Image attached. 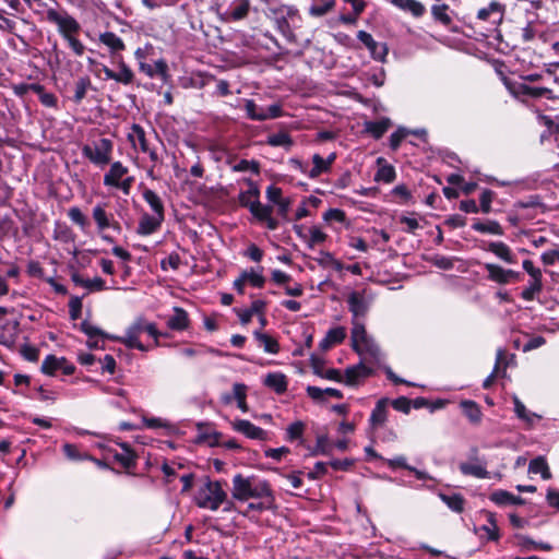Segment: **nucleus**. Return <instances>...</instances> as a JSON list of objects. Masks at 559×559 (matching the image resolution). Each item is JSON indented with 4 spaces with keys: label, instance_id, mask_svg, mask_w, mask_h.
Segmentation results:
<instances>
[{
    "label": "nucleus",
    "instance_id": "e433bc0d",
    "mask_svg": "<svg viewBox=\"0 0 559 559\" xmlns=\"http://www.w3.org/2000/svg\"><path fill=\"white\" fill-rule=\"evenodd\" d=\"M528 472L533 474H540L542 478L545 480L552 477L548 463L544 456L533 459L528 464Z\"/></svg>",
    "mask_w": 559,
    "mask_h": 559
},
{
    "label": "nucleus",
    "instance_id": "f257e3e1",
    "mask_svg": "<svg viewBox=\"0 0 559 559\" xmlns=\"http://www.w3.org/2000/svg\"><path fill=\"white\" fill-rule=\"evenodd\" d=\"M245 182L248 190L238 194V203L241 207L248 209L252 216L260 223H264L270 230L278 228V221L272 216L273 207L260 202V188L257 182L247 178Z\"/></svg>",
    "mask_w": 559,
    "mask_h": 559
},
{
    "label": "nucleus",
    "instance_id": "603ef678",
    "mask_svg": "<svg viewBox=\"0 0 559 559\" xmlns=\"http://www.w3.org/2000/svg\"><path fill=\"white\" fill-rule=\"evenodd\" d=\"M80 330L88 336V338L93 340L96 336H100L103 338L115 340L116 337L110 336L108 333L104 332L102 329L94 326L88 321L84 320L80 324Z\"/></svg>",
    "mask_w": 559,
    "mask_h": 559
},
{
    "label": "nucleus",
    "instance_id": "c756f323",
    "mask_svg": "<svg viewBox=\"0 0 559 559\" xmlns=\"http://www.w3.org/2000/svg\"><path fill=\"white\" fill-rule=\"evenodd\" d=\"M250 11L249 0H235L229 7V19L231 21H241L246 19Z\"/></svg>",
    "mask_w": 559,
    "mask_h": 559
},
{
    "label": "nucleus",
    "instance_id": "3c124183",
    "mask_svg": "<svg viewBox=\"0 0 559 559\" xmlns=\"http://www.w3.org/2000/svg\"><path fill=\"white\" fill-rule=\"evenodd\" d=\"M143 423L146 428L150 429H159L163 428L166 430V435H170L174 430L173 425L163 418L159 417H146L143 416Z\"/></svg>",
    "mask_w": 559,
    "mask_h": 559
},
{
    "label": "nucleus",
    "instance_id": "423d86ee",
    "mask_svg": "<svg viewBox=\"0 0 559 559\" xmlns=\"http://www.w3.org/2000/svg\"><path fill=\"white\" fill-rule=\"evenodd\" d=\"M352 348L358 355L368 354L371 357H378L379 348L367 335L365 324L356 320L353 321L352 329Z\"/></svg>",
    "mask_w": 559,
    "mask_h": 559
},
{
    "label": "nucleus",
    "instance_id": "f3484780",
    "mask_svg": "<svg viewBox=\"0 0 559 559\" xmlns=\"http://www.w3.org/2000/svg\"><path fill=\"white\" fill-rule=\"evenodd\" d=\"M263 384L276 394H284L288 388L287 377L283 372H269L263 380Z\"/></svg>",
    "mask_w": 559,
    "mask_h": 559
},
{
    "label": "nucleus",
    "instance_id": "9b49d317",
    "mask_svg": "<svg viewBox=\"0 0 559 559\" xmlns=\"http://www.w3.org/2000/svg\"><path fill=\"white\" fill-rule=\"evenodd\" d=\"M140 71L150 78H158L163 83H168L170 74L168 72V64L165 60L159 59L153 63L141 62Z\"/></svg>",
    "mask_w": 559,
    "mask_h": 559
},
{
    "label": "nucleus",
    "instance_id": "f704fd0d",
    "mask_svg": "<svg viewBox=\"0 0 559 559\" xmlns=\"http://www.w3.org/2000/svg\"><path fill=\"white\" fill-rule=\"evenodd\" d=\"M461 408L465 417L473 424H478L481 420V411L479 405L472 400H464L461 402Z\"/></svg>",
    "mask_w": 559,
    "mask_h": 559
},
{
    "label": "nucleus",
    "instance_id": "412c9836",
    "mask_svg": "<svg viewBox=\"0 0 559 559\" xmlns=\"http://www.w3.org/2000/svg\"><path fill=\"white\" fill-rule=\"evenodd\" d=\"M348 310L354 318L365 317L368 311V306L364 296L358 292H352L347 298Z\"/></svg>",
    "mask_w": 559,
    "mask_h": 559
},
{
    "label": "nucleus",
    "instance_id": "f8f14e48",
    "mask_svg": "<svg viewBox=\"0 0 559 559\" xmlns=\"http://www.w3.org/2000/svg\"><path fill=\"white\" fill-rule=\"evenodd\" d=\"M390 405V400L388 397L380 399L374 408L371 412L369 417V427L371 430H377L382 427L388 420V406Z\"/></svg>",
    "mask_w": 559,
    "mask_h": 559
},
{
    "label": "nucleus",
    "instance_id": "393cba45",
    "mask_svg": "<svg viewBox=\"0 0 559 559\" xmlns=\"http://www.w3.org/2000/svg\"><path fill=\"white\" fill-rule=\"evenodd\" d=\"M377 163L380 165V167L374 175V181H382L385 183L393 182L396 178L395 168L391 164H388L382 157H379Z\"/></svg>",
    "mask_w": 559,
    "mask_h": 559
},
{
    "label": "nucleus",
    "instance_id": "6ab92c4d",
    "mask_svg": "<svg viewBox=\"0 0 559 559\" xmlns=\"http://www.w3.org/2000/svg\"><path fill=\"white\" fill-rule=\"evenodd\" d=\"M128 167L123 166L121 162H114L110 165L108 173L104 176V185L106 187H116L119 181L128 174Z\"/></svg>",
    "mask_w": 559,
    "mask_h": 559
},
{
    "label": "nucleus",
    "instance_id": "cd10ccee",
    "mask_svg": "<svg viewBox=\"0 0 559 559\" xmlns=\"http://www.w3.org/2000/svg\"><path fill=\"white\" fill-rule=\"evenodd\" d=\"M439 498L441 499V501L443 503L447 504V507L451 511H453L455 513H462L464 511V509H465L466 500L459 492H454L452 495H447V493L440 492L439 493Z\"/></svg>",
    "mask_w": 559,
    "mask_h": 559
},
{
    "label": "nucleus",
    "instance_id": "c03bdc74",
    "mask_svg": "<svg viewBox=\"0 0 559 559\" xmlns=\"http://www.w3.org/2000/svg\"><path fill=\"white\" fill-rule=\"evenodd\" d=\"M143 199L151 206L154 215L164 217V205L160 198L151 189L143 192Z\"/></svg>",
    "mask_w": 559,
    "mask_h": 559
},
{
    "label": "nucleus",
    "instance_id": "dca6fc26",
    "mask_svg": "<svg viewBox=\"0 0 559 559\" xmlns=\"http://www.w3.org/2000/svg\"><path fill=\"white\" fill-rule=\"evenodd\" d=\"M346 337V330L343 326L330 329L324 338L319 343V348L323 352L331 349L333 346L343 343Z\"/></svg>",
    "mask_w": 559,
    "mask_h": 559
},
{
    "label": "nucleus",
    "instance_id": "c85d7f7f",
    "mask_svg": "<svg viewBox=\"0 0 559 559\" xmlns=\"http://www.w3.org/2000/svg\"><path fill=\"white\" fill-rule=\"evenodd\" d=\"M92 88V81L88 75L80 76L74 83V94L72 96V102L76 105H80L82 100L85 98L88 90Z\"/></svg>",
    "mask_w": 559,
    "mask_h": 559
},
{
    "label": "nucleus",
    "instance_id": "0e129e2a",
    "mask_svg": "<svg viewBox=\"0 0 559 559\" xmlns=\"http://www.w3.org/2000/svg\"><path fill=\"white\" fill-rule=\"evenodd\" d=\"M64 455L72 461H83L87 459H92V455L84 453L82 454L79 448L72 443H66L62 447Z\"/></svg>",
    "mask_w": 559,
    "mask_h": 559
},
{
    "label": "nucleus",
    "instance_id": "bb28decb",
    "mask_svg": "<svg viewBox=\"0 0 559 559\" xmlns=\"http://www.w3.org/2000/svg\"><path fill=\"white\" fill-rule=\"evenodd\" d=\"M392 3L401 10L409 12L417 19L426 13L425 5L418 0H392Z\"/></svg>",
    "mask_w": 559,
    "mask_h": 559
},
{
    "label": "nucleus",
    "instance_id": "e2e57ef3",
    "mask_svg": "<svg viewBox=\"0 0 559 559\" xmlns=\"http://www.w3.org/2000/svg\"><path fill=\"white\" fill-rule=\"evenodd\" d=\"M93 218L96 222L99 231H103L106 228H109L110 221L107 216L106 211L104 210V207L102 205H96L93 209Z\"/></svg>",
    "mask_w": 559,
    "mask_h": 559
},
{
    "label": "nucleus",
    "instance_id": "69168bd1",
    "mask_svg": "<svg viewBox=\"0 0 559 559\" xmlns=\"http://www.w3.org/2000/svg\"><path fill=\"white\" fill-rule=\"evenodd\" d=\"M328 237V234L322 231L318 226H312L310 228V237L307 239V245L310 249H313L314 246L324 242Z\"/></svg>",
    "mask_w": 559,
    "mask_h": 559
},
{
    "label": "nucleus",
    "instance_id": "58836bf2",
    "mask_svg": "<svg viewBox=\"0 0 559 559\" xmlns=\"http://www.w3.org/2000/svg\"><path fill=\"white\" fill-rule=\"evenodd\" d=\"M513 404L514 413L516 414V416L523 421H525L528 426H532L535 419H540L539 415L527 411L525 405L521 402V400L518 396L513 397Z\"/></svg>",
    "mask_w": 559,
    "mask_h": 559
},
{
    "label": "nucleus",
    "instance_id": "20e7f679",
    "mask_svg": "<svg viewBox=\"0 0 559 559\" xmlns=\"http://www.w3.org/2000/svg\"><path fill=\"white\" fill-rule=\"evenodd\" d=\"M114 143L110 139L102 138L94 145L85 144L82 155L96 166L108 165L111 160Z\"/></svg>",
    "mask_w": 559,
    "mask_h": 559
},
{
    "label": "nucleus",
    "instance_id": "ea45409f",
    "mask_svg": "<svg viewBox=\"0 0 559 559\" xmlns=\"http://www.w3.org/2000/svg\"><path fill=\"white\" fill-rule=\"evenodd\" d=\"M519 540V546L526 550H545L549 551L552 549V546L548 543L535 542L530 536L518 534L515 535Z\"/></svg>",
    "mask_w": 559,
    "mask_h": 559
},
{
    "label": "nucleus",
    "instance_id": "79ce46f5",
    "mask_svg": "<svg viewBox=\"0 0 559 559\" xmlns=\"http://www.w3.org/2000/svg\"><path fill=\"white\" fill-rule=\"evenodd\" d=\"M459 468L463 475L473 476L479 479L488 478L489 475L488 471L484 466L477 464L462 462Z\"/></svg>",
    "mask_w": 559,
    "mask_h": 559
},
{
    "label": "nucleus",
    "instance_id": "2f4dec72",
    "mask_svg": "<svg viewBox=\"0 0 559 559\" xmlns=\"http://www.w3.org/2000/svg\"><path fill=\"white\" fill-rule=\"evenodd\" d=\"M485 270L487 271V280L499 285H508L506 275V269L496 263H485Z\"/></svg>",
    "mask_w": 559,
    "mask_h": 559
},
{
    "label": "nucleus",
    "instance_id": "49530a36",
    "mask_svg": "<svg viewBox=\"0 0 559 559\" xmlns=\"http://www.w3.org/2000/svg\"><path fill=\"white\" fill-rule=\"evenodd\" d=\"M266 143L274 147H290L293 145V139L286 131H280L267 136Z\"/></svg>",
    "mask_w": 559,
    "mask_h": 559
},
{
    "label": "nucleus",
    "instance_id": "a18cd8bd",
    "mask_svg": "<svg viewBox=\"0 0 559 559\" xmlns=\"http://www.w3.org/2000/svg\"><path fill=\"white\" fill-rule=\"evenodd\" d=\"M504 10L503 4H501L498 1H491L488 7L481 8L477 11V19L479 21L487 22L490 20L491 15L493 14H502Z\"/></svg>",
    "mask_w": 559,
    "mask_h": 559
},
{
    "label": "nucleus",
    "instance_id": "473e14b6",
    "mask_svg": "<svg viewBox=\"0 0 559 559\" xmlns=\"http://www.w3.org/2000/svg\"><path fill=\"white\" fill-rule=\"evenodd\" d=\"M257 500V502H250L248 504V511L262 513L264 511H276L278 508L275 495L267 496L266 498H258Z\"/></svg>",
    "mask_w": 559,
    "mask_h": 559
},
{
    "label": "nucleus",
    "instance_id": "4468645a",
    "mask_svg": "<svg viewBox=\"0 0 559 559\" xmlns=\"http://www.w3.org/2000/svg\"><path fill=\"white\" fill-rule=\"evenodd\" d=\"M485 250L493 253L497 258L508 264H516L518 257L513 253L512 249L503 241H491L487 245Z\"/></svg>",
    "mask_w": 559,
    "mask_h": 559
},
{
    "label": "nucleus",
    "instance_id": "4d7b16f0",
    "mask_svg": "<svg viewBox=\"0 0 559 559\" xmlns=\"http://www.w3.org/2000/svg\"><path fill=\"white\" fill-rule=\"evenodd\" d=\"M133 71L121 59V61L119 62V71L116 72L115 81L123 85H129L133 82Z\"/></svg>",
    "mask_w": 559,
    "mask_h": 559
},
{
    "label": "nucleus",
    "instance_id": "8fccbe9b",
    "mask_svg": "<svg viewBox=\"0 0 559 559\" xmlns=\"http://www.w3.org/2000/svg\"><path fill=\"white\" fill-rule=\"evenodd\" d=\"M205 85V80L200 74H193L190 76H180L177 80V86H181L183 88H202Z\"/></svg>",
    "mask_w": 559,
    "mask_h": 559
},
{
    "label": "nucleus",
    "instance_id": "4be33fe9",
    "mask_svg": "<svg viewBox=\"0 0 559 559\" xmlns=\"http://www.w3.org/2000/svg\"><path fill=\"white\" fill-rule=\"evenodd\" d=\"M164 217L158 215L144 214L139 223L138 234L147 236L155 233L159 227Z\"/></svg>",
    "mask_w": 559,
    "mask_h": 559
},
{
    "label": "nucleus",
    "instance_id": "b1692460",
    "mask_svg": "<svg viewBox=\"0 0 559 559\" xmlns=\"http://www.w3.org/2000/svg\"><path fill=\"white\" fill-rule=\"evenodd\" d=\"M490 500L498 506H507V504H515L522 506L525 503V500L520 496H514L513 493L499 489L493 491L490 495Z\"/></svg>",
    "mask_w": 559,
    "mask_h": 559
},
{
    "label": "nucleus",
    "instance_id": "13d9d810",
    "mask_svg": "<svg viewBox=\"0 0 559 559\" xmlns=\"http://www.w3.org/2000/svg\"><path fill=\"white\" fill-rule=\"evenodd\" d=\"M68 216L83 231H85L90 225L88 218L83 214L81 209L78 206L70 207L68 211Z\"/></svg>",
    "mask_w": 559,
    "mask_h": 559
},
{
    "label": "nucleus",
    "instance_id": "4c0bfd02",
    "mask_svg": "<svg viewBox=\"0 0 559 559\" xmlns=\"http://www.w3.org/2000/svg\"><path fill=\"white\" fill-rule=\"evenodd\" d=\"M109 454H112L115 462L120 464L123 468L130 469L135 467L138 455L135 452H117L116 450H109Z\"/></svg>",
    "mask_w": 559,
    "mask_h": 559
},
{
    "label": "nucleus",
    "instance_id": "2eb2a0df",
    "mask_svg": "<svg viewBox=\"0 0 559 559\" xmlns=\"http://www.w3.org/2000/svg\"><path fill=\"white\" fill-rule=\"evenodd\" d=\"M430 13L432 16V20L442 25L443 27L451 29V26L453 24L452 19V11L450 9V5L447 3H435L430 8Z\"/></svg>",
    "mask_w": 559,
    "mask_h": 559
},
{
    "label": "nucleus",
    "instance_id": "5fc2aeb1",
    "mask_svg": "<svg viewBox=\"0 0 559 559\" xmlns=\"http://www.w3.org/2000/svg\"><path fill=\"white\" fill-rule=\"evenodd\" d=\"M263 267H260V272H254L253 269L242 271L246 282L254 288H263L265 285V277L262 275Z\"/></svg>",
    "mask_w": 559,
    "mask_h": 559
},
{
    "label": "nucleus",
    "instance_id": "a19ab883",
    "mask_svg": "<svg viewBox=\"0 0 559 559\" xmlns=\"http://www.w3.org/2000/svg\"><path fill=\"white\" fill-rule=\"evenodd\" d=\"M66 362V357H57L55 355H47L43 360L40 371L47 376H55L60 368V364Z\"/></svg>",
    "mask_w": 559,
    "mask_h": 559
},
{
    "label": "nucleus",
    "instance_id": "ddd939ff",
    "mask_svg": "<svg viewBox=\"0 0 559 559\" xmlns=\"http://www.w3.org/2000/svg\"><path fill=\"white\" fill-rule=\"evenodd\" d=\"M233 428L237 432L245 435L249 439L253 440H265L266 431L261 427L253 425L251 421L247 419H236L233 423Z\"/></svg>",
    "mask_w": 559,
    "mask_h": 559
},
{
    "label": "nucleus",
    "instance_id": "7ed1b4c3",
    "mask_svg": "<svg viewBox=\"0 0 559 559\" xmlns=\"http://www.w3.org/2000/svg\"><path fill=\"white\" fill-rule=\"evenodd\" d=\"M226 501V491L223 483L219 480H211L206 477V481L194 496V502L199 508L216 511Z\"/></svg>",
    "mask_w": 559,
    "mask_h": 559
},
{
    "label": "nucleus",
    "instance_id": "a211bd4d",
    "mask_svg": "<svg viewBox=\"0 0 559 559\" xmlns=\"http://www.w3.org/2000/svg\"><path fill=\"white\" fill-rule=\"evenodd\" d=\"M487 523L478 528H475V533L485 532L487 542H498L500 539L499 527L496 519V514L490 511H484Z\"/></svg>",
    "mask_w": 559,
    "mask_h": 559
},
{
    "label": "nucleus",
    "instance_id": "c9c22d12",
    "mask_svg": "<svg viewBox=\"0 0 559 559\" xmlns=\"http://www.w3.org/2000/svg\"><path fill=\"white\" fill-rule=\"evenodd\" d=\"M255 340L259 342V344L261 346H263L264 350L269 354H278L280 353V344L277 342L276 338H274L273 336L266 334V333H263V332H260V331H255L253 333Z\"/></svg>",
    "mask_w": 559,
    "mask_h": 559
},
{
    "label": "nucleus",
    "instance_id": "f03ea898",
    "mask_svg": "<svg viewBox=\"0 0 559 559\" xmlns=\"http://www.w3.org/2000/svg\"><path fill=\"white\" fill-rule=\"evenodd\" d=\"M233 498L237 501H248L250 499L266 498L275 495L271 483L267 479L257 475L245 476L237 473L231 480Z\"/></svg>",
    "mask_w": 559,
    "mask_h": 559
},
{
    "label": "nucleus",
    "instance_id": "5701e85b",
    "mask_svg": "<svg viewBox=\"0 0 559 559\" xmlns=\"http://www.w3.org/2000/svg\"><path fill=\"white\" fill-rule=\"evenodd\" d=\"M390 118L383 117L377 121H367L365 123V131L368 132L374 140H380L391 127Z\"/></svg>",
    "mask_w": 559,
    "mask_h": 559
},
{
    "label": "nucleus",
    "instance_id": "de8ad7c7",
    "mask_svg": "<svg viewBox=\"0 0 559 559\" xmlns=\"http://www.w3.org/2000/svg\"><path fill=\"white\" fill-rule=\"evenodd\" d=\"M245 110L247 117L254 121H264L266 120V116H264V107L259 106L253 99H246Z\"/></svg>",
    "mask_w": 559,
    "mask_h": 559
},
{
    "label": "nucleus",
    "instance_id": "680f3d73",
    "mask_svg": "<svg viewBox=\"0 0 559 559\" xmlns=\"http://www.w3.org/2000/svg\"><path fill=\"white\" fill-rule=\"evenodd\" d=\"M247 385L243 383H235L233 385V395L225 394L222 400L224 403L229 404L233 400L237 402L247 399Z\"/></svg>",
    "mask_w": 559,
    "mask_h": 559
},
{
    "label": "nucleus",
    "instance_id": "39448f33",
    "mask_svg": "<svg viewBox=\"0 0 559 559\" xmlns=\"http://www.w3.org/2000/svg\"><path fill=\"white\" fill-rule=\"evenodd\" d=\"M46 20L49 23L57 25L58 32L63 39L71 35H79L81 32L80 23L66 10L60 12L53 8H49L46 11Z\"/></svg>",
    "mask_w": 559,
    "mask_h": 559
},
{
    "label": "nucleus",
    "instance_id": "052dcab7",
    "mask_svg": "<svg viewBox=\"0 0 559 559\" xmlns=\"http://www.w3.org/2000/svg\"><path fill=\"white\" fill-rule=\"evenodd\" d=\"M332 453V445L329 442L326 435L318 436L316 447L313 448L311 455H330Z\"/></svg>",
    "mask_w": 559,
    "mask_h": 559
},
{
    "label": "nucleus",
    "instance_id": "37998d69",
    "mask_svg": "<svg viewBox=\"0 0 559 559\" xmlns=\"http://www.w3.org/2000/svg\"><path fill=\"white\" fill-rule=\"evenodd\" d=\"M542 290L543 277L537 276L536 278H531L528 286L522 290L521 298L526 301H532Z\"/></svg>",
    "mask_w": 559,
    "mask_h": 559
},
{
    "label": "nucleus",
    "instance_id": "338daca9",
    "mask_svg": "<svg viewBox=\"0 0 559 559\" xmlns=\"http://www.w3.org/2000/svg\"><path fill=\"white\" fill-rule=\"evenodd\" d=\"M234 170L236 171H252L255 175L260 174V163L255 159H240L235 166Z\"/></svg>",
    "mask_w": 559,
    "mask_h": 559
},
{
    "label": "nucleus",
    "instance_id": "0eeeda50",
    "mask_svg": "<svg viewBox=\"0 0 559 559\" xmlns=\"http://www.w3.org/2000/svg\"><path fill=\"white\" fill-rule=\"evenodd\" d=\"M374 370L371 367L366 366L362 361L357 365L349 366L345 369L344 384L350 388L358 386L366 379L373 376Z\"/></svg>",
    "mask_w": 559,
    "mask_h": 559
},
{
    "label": "nucleus",
    "instance_id": "1a4fd4ad",
    "mask_svg": "<svg viewBox=\"0 0 559 559\" xmlns=\"http://www.w3.org/2000/svg\"><path fill=\"white\" fill-rule=\"evenodd\" d=\"M145 320L138 319L132 325H130L127 330V334L124 337H116L115 341H119L123 343L128 348H136L140 350H144V345L140 342L139 337L146 326Z\"/></svg>",
    "mask_w": 559,
    "mask_h": 559
},
{
    "label": "nucleus",
    "instance_id": "09e8293b",
    "mask_svg": "<svg viewBox=\"0 0 559 559\" xmlns=\"http://www.w3.org/2000/svg\"><path fill=\"white\" fill-rule=\"evenodd\" d=\"M312 164L313 167L308 171V177L311 179H316L320 175L329 173L331 170L326 162L320 154H313Z\"/></svg>",
    "mask_w": 559,
    "mask_h": 559
},
{
    "label": "nucleus",
    "instance_id": "a878e982",
    "mask_svg": "<svg viewBox=\"0 0 559 559\" xmlns=\"http://www.w3.org/2000/svg\"><path fill=\"white\" fill-rule=\"evenodd\" d=\"M306 392L307 395L316 402L323 401L324 394L338 400L343 399L344 396L341 390L334 388L321 389L319 386L308 385Z\"/></svg>",
    "mask_w": 559,
    "mask_h": 559
},
{
    "label": "nucleus",
    "instance_id": "72a5a7b5",
    "mask_svg": "<svg viewBox=\"0 0 559 559\" xmlns=\"http://www.w3.org/2000/svg\"><path fill=\"white\" fill-rule=\"evenodd\" d=\"M257 500V502H250L248 504V511L262 513L264 511H276L278 508L275 495L267 496L266 498H258Z\"/></svg>",
    "mask_w": 559,
    "mask_h": 559
},
{
    "label": "nucleus",
    "instance_id": "864d4df0",
    "mask_svg": "<svg viewBox=\"0 0 559 559\" xmlns=\"http://www.w3.org/2000/svg\"><path fill=\"white\" fill-rule=\"evenodd\" d=\"M306 429V425L301 420H297L290 424L286 429V440L289 442H294L297 440H302V436Z\"/></svg>",
    "mask_w": 559,
    "mask_h": 559
},
{
    "label": "nucleus",
    "instance_id": "bf43d9fd",
    "mask_svg": "<svg viewBox=\"0 0 559 559\" xmlns=\"http://www.w3.org/2000/svg\"><path fill=\"white\" fill-rule=\"evenodd\" d=\"M496 197V192L490 189H484L479 197V212L489 214L491 212V203Z\"/></svg>",
    "mask_w": 559,
    "mask_h": 559
},
{
    "label": "nucleus",
    "instance_id": "6e6552de",
    "mask_svg": "<svg viewBox=\"0 0 559 559\" xmlns=\"http://www.w3.org/2000/svg\"><path fill=\"white\" fill-rule=\"evenodd\" d=\"M357 38L367 47L373 60L385 62L389 48L385 43H378L372 35L366 31H358Z\"/></svg>",
    "mask_w": 559,
    "mask_h": 559
},
{
    "label": "nucleus",
    "instance_id": "6e6d98bb",
    "mask_svg": "<svg viewBox=\"0 0 559 559\" xmlns=\"http://www.w3.org/2000/svg\"><path fill=\"white\" fill-rule=\"evenodd\" d=\"M518 93L532 98H540L550 93V90L547 87H535L527 84H520L518 87Z\"/></svg>",
    "mask_w": 559,
    "mask_h": 559
},
{
    "label": "nucleus",
    "instance_id": "aec40b11",
    "mask_svg": "<svg viewBox=\"0 0 559 559\" xmlns=\"http://www.w3.org/2000/svg\"><path fill=\"white\" fill-rule=\"evenodd\" d=\"M472 229L480 233V234H489V235H496V236H503L504 229L500 225L498 221L488 219V221H480L478 218L474 219V223L472 224Z\"/></svg>",
    "mask_w": 559,
    "mask_h": 559
},
{
    "label": "nucleus",
    "instance_id": "774afa93",
    "mask_svg": "<svg viewBox=\"0 0 559 559\" xmlns=\"http://www.w3.org/2000/svg\"><path fill=\"white\" fill-rule=\"evenodd\" d=\"M411 132L403 128L399 127L396 131H394L390 136V147L392 151H397L402 141Z\"/></svg>",
    "mask_w": 559,
    "mask_h": 559
},
{
    "label": "nucleus",
    "instance_id": "9d476101",
    "mask_svg": "<svg viewBox=\"0 0 559 559\" xmlns=\"http://www.w3.org/2000/svg\"><path fill=\"white\" fill-rule=\"evenodd\" d=\"M128 140L134 148L139 147L143 153H148L152 160L157 159V154L150 148L145 131L140 124H132L131 132L128 134Z\"/></svg>",
    "mask_w": 559,
    "mask_h": 559
},
{
    "label": "nucleus",
    "instance_id": "7c9ffc66",
    "mask_svg": "<svg viewBox=\"0 0 559 559\" xmlns=\"http://www.w3.org/2000/svg\"><path fill=\"white\" fill-rule=\"evenodd\" d=\"M99 41L107 46L112 55L126 49L123 40L114 32H105L100 34Z\"/></svg>",
    "mask_w": 559,
    "mask_h": 559
}]
</instances>
